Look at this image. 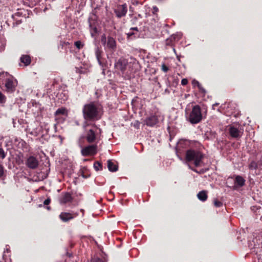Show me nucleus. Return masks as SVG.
<instances>
[{
	"label": "nucleus",
	"mask_w": 262,
	"mask_h": 262,
	"mask_svg": "<svg viewBox=\"0 0 262 262\" xmlns=\"http://www.w3.org/2000/svg\"><path fill=\"white\" fill-rule=\"evenodd\" d=\"M74 45L78 49H80L83 47V44L80 41H75Z\"/></svg>",
	"instance_id": "obj_28"
},
{
	"label": "nucleus",
	"mask_w": 262,
	"mask_h": 262,
	"mask_svg": "<svg viewBox=\"0 0 262 262\" xmlns=\"http://www.w3.org/2000/svg\"><path fill=\"white\" fill-rule=\"evenodd\" d=\"M133 30H135L136 31H138V29L137 27L131 28H130V31H133Z\"/></svg>",
	"instance_id": "obj_38"
},
{
	"label": "nucleus",
	"mask_w": 262,
	"mask_h": 262,
	"mask_svg": "<svg viewBox=\"0 0 262 262\" xmlns=\"http://www.w3.org/2000/svg\"><path fill=\"white\" fill-rule=\"evenodd\" d=\"M4 84L5 90L8 93H13L17 85V80L8 72L0 73V84Z\"/></svg>",
	"instance_id": "obj_3"
},
{
	"label": "nucleus",
	"mask_w": 262,
	"mask_h": 262,
	"mask_svg": "<svg viewBox=\"0 0 262 262\" xmlns=\"http://www.w3.org/2000/svg\"><path fill=\"white\" fill-rule=\"evenodd\" d=\"M193 170L195 172H198V171L196 170L193 169Z\"/></svg>",
	"instance_id": "obj_43"
},
{
	"label": "nucleus",
	"mask_w": 262,
	"mask_h": 262,
	"mask_svg": "<svg viewBox=\"0 0 262 262\" xmlns=\"http://www.w3.org/2000/svg\"><path fill=\"white\" fill-rule=\"evenodd\" d=\"M107 167L112 172H115L118 170V166L110 160L107 161Z\"/></svg>",
	"instance_id": "obj_18"
},
{
	"label": "nucleus",
	"mask_w": 262,
	"mask_h": 262,
	"mask_svg": "<svg viewBox=\"0 0 262 262\" xmlns=\"http://www.w3.org/2000/svg\"><path fill=\"white\" fill-rule=\"evenodd\" d=\"M78 214L79 213L78 212H73L72 213H69L62 212L60 214L59 217L62 222H67L78 216Z\"/></svg>",
	"instance_id": "obj_8"
},
{
	"label": "nucleus",
	"mask_w": 262,
	"mask_h": 262,
	"mask_svg": "<svg viewBox=\"0 0 262 262\" xmlns=\"http://www.w3.org/2000/svg\"><path fill=\"white\" fill-rule=\"evenodd\" d=\"M73 198L69 193H66L64 194L60 199V202L62 204H66L72 202Z\"/></svg>",
	"instance_id": "obj_14"
},
{
	"label": "nucleus",
	"mask_w": 262,
	"mask_h": 262,
	"mask_svg": "<svg viewBox=\"0 0 262 262\" xmlns=\"http://www.w3.org/2000/svg\"><path fill=\"white\" fill-rule=\"evenodd\" d=\"M106 46L110 49L114 50L116 47V42L115 39L112 37H108L107 39Z\"/></svg>",
	"instance_id": "obj_13"
},
{
	"label": "nucleus",
	"mask_w": 262,
	"mask_h": 262,
	"mask_svg": "<svg viewBox=\"0 0 262 262\" xmlns=\"http://www.w3.org/2000/svg\"><path fill=\"white\" fill-rule=\"evenodd\" d=\"M82 137L79 140V146L82 148L81 150V155L83 156H94L96 155L97 152V145L96 144H92L85 147H82Z\"/></svg>",
	"instance_id": "obj_7"
},
{
	"label": "nucleus",
	"mask_w": 262,
	"mask_h": 262,
	"mask_svg": "<svg viewBox=\"0 0 262 262\" xmlns=\"http://www.w3.org/2000/svg\"><path fill=\"white\" fill-rule=\"evenodd\" d=\"M205 155L198 149H190L187 150L185 155V160L187 162H192L195 167L201 165Z\"/></svg>",
	"instance_id": "obj_5"
},
{
	"label": "nucleus",
	"mask_w": 262,
	"mask_h": 262,
	"mask_svg": "<svg viewBox=\"0 0 262 262\" xmlns=\"http://www.w3.org/2000/svg\"><path fill=\"white\" fill-rule=\"evenodd\" d=\"M6 157V154L4 149L2 148H0V158L2 159H4Z\"/></svg>",
	"instance_id": "obj_31"
},
{
	"label": "nucleus",
	"mask_w": 262,
	"mask_h": 262,
	"mask_svg": "<svg viewBox=\"0 0 262 262\" xmlns=\"http://www.w3.org/2000/svg\"><path fill=\"white\" fill-rule=\"evenodd\" d=\"M229 132L230 135L232 138H240L243 135V132L240 130L238 127L234 125H231L229 126Z\"/></svg>",
	"instance_id": "obj_11"
},
{
	"label": "nucleus",
	"mask_w": 262,
	"mask_h": 262,
	"mask_svg": "<svg viewBox=\"0 0 262 262\" xmlns=\"http://www.w3.org/2000/svg\"><path fill=\"white\" fill-rule=\"evenodd\" d=\"M249 169L251 170L256 169L257 168V164L256 162L252 161L249 165Z\"/></svg>",
	"instance_id": "obj_24"
},
{
	"label": "nucleus",
	"mask_w": 262,
	"mask_h": 262,
	"mask_svg": "<svg viewBox=\"0 0 262 262\" xmlns=\"http://www.w3.org/2000/svg\"><path fill=\"white\" fill-rule=\"evenodd\" d=\"M64 97H65V98H64V99H63V100H64H64H67V98H68V97H67V96H64Z\"/></svg>",
	"instance_id": "obj_40"
},
{
	"label": "nucleus",
	"mask_w": 262,
	"mask_h": 262,
	"mask_svg": "<svg viewBox=\"0 0 262 262\" xmlns=\"http://www.w3.org/2000/svg\"><path fill=\"white\" fill-rule=\"evenodd\" d=\"M6 45V40L5 38L0 35V53L4 51Z\"/></svg>",
	"instance_id": "obj_20"
},
{
	"label": "nucleus",
	"mask_w": 262,
	"mask_h": 262,
	"mask_svg": "<svg viewBox=\"0 0 262 262\" xmlns=\"http://www.w3.org/2000/svg\"><path fill=\"white\" fill-rule=\"evenodd\" d=\"M186 117L187 120L191 124L200 122L203 118L201 107L199 105H194L192 106L191 110L186 108Z\"/></svg>",
	"instance_id": "obj_6"
},
{
	"label": "nucleus",
	"mask_w": 262,
	"mask_h": 262,
	"mask_svg": "<svg viewBox=\"0 0 262 262\" xmlns=\"http://www.w3.org/2000/svg\"><path fill=\"white\" fill-rule=\"evenodd\" d=\"M82 113L85 120L95 121L101 118L103 107L99 103L92 102L84 105Z\"/></svg>",
	"instance_id": "obj_2"
},
{
	"label": "nucleus",
	"mask_w": 262,
	"mask_h": 262,
	"mask_svg": "<svg viewBox=\"0 0 262 262\" xmlns=\"http://www.w3.org/2000/svg\"><path fill=\"white\" fill-rule=\"evenodd\" d=\"M107 39H106V37L105 35H103L101 36V43L103 45H105L106 43V42H107Z\"/></svg>",
	"instance_id": "obj_30"
},
{
	"label": "nucleus",
	"mask_w": 262,
	"mask_h": 262,
	"mask_svg": "<svg viewBox=\"0 0 262 262\" xmlns=\"http://www.w3.org/2000/svg\"><path fill=\"white\" fill-rule=\"evenodd\" d=\"M245 179L240 176H237L235 177L234 183L235 185L239 187H242L245 185Z\"/></svg>",
	"instance_id": "obj_16"
},
{
	"label": "nucleus",
	"mask_w": 262,
	"mask_h": 262,
	"mask_svg": "<svg viewBox=\"0 0 262 262\" xmlns=\"http://www.w3.org/2000/svg\"><path fill=\"white\" fill-rule=\"evenodd\" d=\"M188 82V80L186 78H183L181 80V84L183 85H186Z\"/></svg>",
	"instance_id": "obj_34"
},
{
	"label": "nucleus",
	"mask_w": 262,
	"mask_h": 262,
	"mask_svg": "<svg viewBox=\"0 0 262 262\" xmlns=\"http://www.w3.org/2000/svg\"><path fill=\"white\" fill-rule=\"evenodd\" d=\"M50 201H51L50 199H47L44 201L43 204L46 205H47L50 204Z\"/></svg>",
	"instance_id": "obj_36"
},
{
	"label": "nucleus",
	"mask_w": 262,
	"mask_h": 262,
	"mask_svg": "<svg viewBox=\"0 0 262 262\" xmlns=\"http://www.w3.org/2000/svg\"><path fill=\"white\" fill-rule=\"evenodd\" d=\"M26 165L29 168L34 169L38 166V161L33 156H30L26 161Z\"/></svg>",
	"instance_id": "obj_9"
},
{
	"label": "nucleus",
	"mask_w": 262,
	"mask_h": 262,
	"mask_svg": "<svg viewBox=\"0 0 262 262\" xmlns=\"http://www.w3.org/2000/svg\"><path fill=\"white\" fill-rule=\"evenodd\" d=\"M197 196L200 201L204 202L207 200L208 198L207 192L205 190L201 191L198 193Z\"/></svg>",
	"instance_id": "obj_17"
},
{
	"label": "nucleus",
	"mask_w": 262,
	"mask_h": 262,
	"mask_svg": "<svg viewBox=\"0 0 262 262\" xmlns=\"http://www.w3.org/2000/svg\"><path fill=\"white\" fill-rule=\"evenodd\" d=\"M96 56L97 59L99 63V64L101 66H103V64L101 62V51H100L99 49H97L96 51Z\"/></svg>",
	"instance_id": "obj_21"
},
{
	"label": "nucleus",
	"mask_w": 262,
	"mask_h": 262,
	"mask_svg": "<svg viewBox=\"0 0 262 262\" xmlns=\"http://www.w3.org/2000/svg\"><path fill=\"white\" fill-rule=\"evenodd\" d=\"M158 122L157 116L152 115L146 118L145 123L147 126H153L156 125Z\"/></svg>",
	"instance_id": "obj_12"
},
{
	"label": "nucleus",
	"mask_w": 262,
	"mask_h": 262,
	"mask_svg": "<svg viewBox=\"0 0 262 262\" xmlns=\"http://www.w3.org/2000/svg\"><path fill=\"white\" fill-rule=\"evenodd\" d=\"M94 167L96 171H98L101 169L102 165L100 163L95 162L94 164Z\"/></svg>",
	"instance_id": "obj_26"
},
{
	"label": "nucleus",
	"mask_w": 262,
	"mask_h": 262,
	"mask_svg": "<svg viewBox=\"0 0 262 262\" xmlns=\"http://www.w3.org/2000/svg\"><path fill=\"white\" fill-rule=\"evenodd\" d=\"M4 173V167L0 164V178L3 176Z\"/></svg>",
	"instance_id": "obj_35"
},
{
	"label": "nucleus",
	"mask_w": 262,
	"mask_h": 262,
	"mask_svg": "<svg viewBox=\"0 0 262 262\" xmlns=\"http://www.w3.org/2000/svg\"><path fill=\"white\" fill-rule=\"evenodd\" d=\"M140 70L139 62L134 58L126 59L123 57L115 60V72L124 79H130Z\"/></svg>",
	"instance_id": "obj_1"
},
{
	"label": "nucleus",
	"mask_w": 262,
	"mask_h": 262,
	"mask_svg": "<svg viewBox=\"0 0 262 262\" xmlns=\"http://www.w3.org/2000/svg\"><path fill=\"white\" fill-rule=\"evenodd\" d=\"M80 211H81V212H82V213H83V211H84V210H83V209H81V210H80Z\"/></svg>",
	"instance_id": "obj_41"
},
{
	"label": "nucleus",
	"mask_w": 262,
	"mask_h": 262,
	"mask_svg": "<svg viewBox=\"0 0 262 262\" xmlns=\"http://www.w3.org/2000/svg\"><path fill=\"white\" fill-rule=\"evenodd\" d=\"M173 51L176 53V50L173 49Z\"/></svg>",
	"instance_id": "obj_44"
},
{
	"label": "nucleus",
	"mask_w": 262,
	"mask_h": 262,
	"mask_svg": "<svg viewBox=\"0 0 262 262\" xmlns=\"http://www.w3.org/2000/svg\"><path fill=\"white\" fill-rule=\"evenodd\" d=\"M66 113V110L64 108H58L55 112V115L59 114L64 115Z\"/></svg>",
	"instance_id": "obj_23"
},
{
	"label": "nucleus",
	"mask_w": 262,
	"mask_h": 262,
	"mask_svg": "<svg viewBox=\"0 0 262 262\" xmlns=\"http://www.w3.org/2000/svg\"><path fill=\"white\" fill-rule=\"evenodd\" d=\"M223 203L221 201H219L217 199L214 200V205L215 207H222L223 206Z\"/></svg>",
	"instance_id": "obj_27"
},
{
	"label": "nucleus",
	"mask_w": 262,
	"mask_h": 262,
	"mask_svg": "<svg viewBox=\"0 0 262 262\" xmlns=\"http://www.w3.org/2000/svg\"><path fill=\"white\" fill-rule=\"evenodd\" d=\"M192 84L194 86H196L199 88V89H202L201 84L197 80H193L192 82Z\"/></svg>",
	"instance_id": "obj_29"
},
{
	"label": "nucleus",
	"mask_w": 262,
	"mask_h": 262,
	"mask_svg": "<svg viewBox=\"0 0 262 262\" xmlns=\"http://www.w3.org/2000/svg\"><path fill=\"white\" fill-rule=\"evenodd\" d=\"M127 12V7L126 4L118 5L117 9L115 10V13L118 18L125 16Z\"/></svg>",
	"instance_id": "obj_10"
},
{
	"label": "nucleus",
	"mask_w": 262,
	"mask_h": 262,
	"mask_svg": "<svg viewBox=\"0 0 262 262\" xmlns=\"http://www.w3.org/2000/svg\"><path fill=\"white\" fill-rule=\"evenodd\" d=\"M215 105H217V104L216 103V104H213V108H214V106Z\"/></svg>",
	"instance_id": "obj_42"
},
{
	"label": "nucleus",
	"mask_w": 262,
	"mask_h": 262,
	"mask_svg": "<svg viewBox=\"0 0 262 262\" xmlns=\"http://www.w3.org/2000/svg\"><path fill=\"white\" fill-rule=\"evenodd\" d=\"M168 68L165 64H162V70L164 72H167L168 71Z\"/></svg>",
	"instance_id": "obj_33"
},
{
	"label": "nucleus",
	"mask_w": 262,
	"mask_h": 262,
	"mask_svg": "<svg viewBox=\"0 0 262 262\" xmlns=\"http://www.w3.org/2000/svg\"><path fill=\"white\" fill-rule=\"evenodd\" d=\"M199 90L202 93H205V89L202 86V89H199Z\"/></svg>",
	"instance_id": "obj_39"
},
{
	"label": "nucleus",
	"mask_w": 262,
	"mask_h": 262,
	"mask_svg": "<svg viewBox=\"0 0 262 262\" xmlns=\"http://www.w3.org/2000/svg\"><path fill=\"white\" fill-rule=\"evenodd\" d=\"M177 37H178V35H171L169 38L166 40V45H170L171 41H172L173 40H175Z\"/></svg>",
	"instance_id": "obj_22"
},
{
	"label": "nucleus",
	"mask_w": 262,
	"mask_h": 262,
	"mask_svg": "<svg viewBox=\"0 0 262 262\" xmlns=\"http://www.w3.org/2000/svg\"><path fill=\"white\" fill-rule=\"evenodd\" d=\"M20 60L26 66L30 64L31 61L30 56L28 55H23L20 58Z\"/></svg>",
	"instance_id": "obj_15"
},
{
	"label": "nucleus",
	"mask_w": 262,
	"mask_h": 262,
	"mask_svg": "<svg viewBox=\"0 0 262 262\" xmlns=\"http://www.w3.org/2000/svg\"><path fill=\"white\" fill-rule=\"evenodd\" d=\"M126 35L128 38L132 39L134 35V33L133 32V31L130 30L129 32L126 33Z\"/></svg>",
	"instance_id": "obj_32"
},
{
	"label": "nucleus",
	"mask_w": 262,
	"mask_h": 262,
	"mask_svg": "<svg viewBox=\"0 0 262 262\" xmlns=\"http://www.w3.org/2000/svg\"><path fill=\"white\" fill-rule=\"evenodd\" d=\"M189 142L187 140H180L177 145V150H180L181 148H185L188 145Z\"/></svg>",
	"instance_id": "obj_19"
},
{
	"label": "nucleus",
	"mask_w": 262,
	"mask_h": 262,
	"mask_svg": "<svg viewBox=\"0 0 262 262\" xmlns=\"http://www.w3.org/2000/svg\"><path fill=\"white\" fill-rule=\"evenodd\" d=\"M6 101V97L0 91V104H4Z\"/></svg>",
	"instance_id": "obj_25"
},
{
	"label": "nucleus",
	"mask_w": 262,
	"mask_h": 262,
	"mask_svg": "<svg viewBox=\"0 0 262 262\" xmlns=\"http://www.w3.org/2000/svg\"><path fill=\"white\" fill-rule=\"evenodd\" d=\"M89 124L83 126L85 128V138L89 143H98L101 139V129L96 124H93L91 128H87Z\"/></svg>",
	"instance_id": "obj_4"
},
{
	"label": "nucleus",
	"mask_w": 262,
	"mask_h": 262,
	"mask_svg": "<svg viewBox=\"0 0 262 262\" xmlns=\"http://www.w3.org/2000/svg\"><path fill=\"white\" fill-rule=\"evenodd\" d=\"M153 10H154V12H157L158 11V8L156 6L153 7Z\"/></svg>",
	"instance_id": "obj_37"
}]
</instances>
